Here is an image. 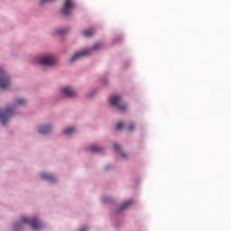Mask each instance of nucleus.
Listing matches in <instances>:
<instances>
[{
    "instance_id": "16",
    "label": "nucleus",
    "mask_w": 231,
    "mask_h": 231,
    "mask_svg": "<svg viewBox=\"0 0 231 231\" xmlns=\"http://www.w3.org/2000/svg\"><path fill=\"white\" fill-rule=\"evenodd\" d=\"M103 42H96L92 50H99V48H103Z\"/></svg>"
},
{
    "instance_id": "23",
    "label": "nucleus",
    "mask_w": 231,
    "mask_h": 231,
    "mask_svg": "<svg viewBox=\"0 0 231 231\" xmlns=\"http://www.w3.org/2000/svg\"><path fill=\"white\" fill-rule=\"evenodd\" d=\"M104 201L105 202H109V200L107 199H105Z\"/></svg>"
},
{
    "instance_id": "9",
    "label": "nucleus",
    "mask_w": 231,
    "mask_h": 231,
    "mask_svg": "<svg viewBox=\"0 0 231 231\" xmlns=\"http://www.w3.org/2000/svg\"><path fill=\"white\" fill-rule=\"evenodd\" d=\"M114 148L116 150V152H119L121 157H123V159H126L127 158V153H124V152H122V148L120 146V144H114Z\"/></svg>"
},
{
    "instance_id": "14",
    "label": "nucleus",
    "mask_w": 231,
    "mask_h": 231,
    "mask_svg": "<svg viewBox=\"0 0 231 231\" xmlns=\"http://www.w3.org/2000/svg\"><path fill=\"white\" fill-rule=\"evenodd\" d=\"M133 204V200H127L126 202H124V204L120 208V211L126 209L127 208H129V206H132Z\"/></svg>"
},
{
    "instance_id": "6",
    "label": "nucleus",
    "mask_w": 231,
    "mask_h": 231,
    "mask_svg": "<svg viewBox=\"0 0 231 231\" xmlns=\"http://www.w3.org/2000/svg\"><path fill=\"white\" fill-rule=\"evenodd\" d=\"M40 64H43V66H53V64H57V60H55L54 56H43L40 60Z\"/></svg>"
},
{
    "instance_id": "20",
    "label": "nucleus",
    "mask_w": 231,
    "mask_h": 231,
    "mask_svg": "<svg viewBox=\"0 0 231 231\" xmlns=\"http://www.w3.org/2000/svg\"><path fill=\"white\" fill-rule=\"evenodd\" d=\"M66 32V29L64 28H60V30H58V33H64Z\"/></svg>"
},
{
    "instance_id": "12",
    "label": "nucleus",
    "mask_w": 231,
    "mask_h": 231,
    "mask_svg": "<svg viewBox=\"0 0 231 231\" xmlns=\"http://www.w3.org/2000/svg\"><path fill=\"white\" fill-rule=\"evenodd\" d=\"M42 179H46L47 180H55V177L50 173H42Z\"/></svg>"
},
{
    "instance_id": "21",
    "label": "nucleus",
    "mask_w": 231,
    "mask_h": 231,
    "mask_svg": "<svg viewBox=\"0 0 231 231\" xmlns=\"http://www.w3.org/2000/svg\"><path fill=\"white\" fill-rule=\"evenodd\" d=\"M88 227H82L81 229H79V231H88Z\"/></svg>"
},
{
    "instance_id": "5",
    "label": "nucleus",
    "mask_w": 231,
    "mask_h": 231,
    "mask_svg": "<svg viewBox=\"0 0 231 231\" xmlns=\"http://www.w3.org/2000/svg\"><path fill=\"white\" fill-rule=\"evenodd\" d=\"M75 6L76 5L73 0H65L64 5L61 9V13L63 14V15H69Z\"/></svg>"
},
{
    "instance_id": "11",
    "label": "nucleus",
    "mask_w": 231,
    "mask_h": 231,
    "mask_svg": "<svg viewBox=\"0 0 231 231\" xmlns=\"http://www.w3.org/2000/svg\"><path fill=\"white\" fill-rule=\"evenodd\" d=\"M51 126H40L39 132L40 134H49L51 132Z\"/></svg>"
},
{
    "instance_id": "10",
    "label": "nucleus",
    "mask_w": 231,
    "mask_h": 231,
    "mask_svg": "<svg viewBox=\"0 0 231 231\" xmlns=\"http://www.w3.org/2000/svg\"><path fill=\"white\" fill-rule=\"evenodd\" d=\"M94 33H96V30H94L93 28H90L88 30H84L83 34L86 37H92V35H94Z\"/></svg>"
},
{
    "instance_id": "22",
    "label": "nucleus",
    "mask_w": 231,
    "mask_h": 231,
    "mask_svg": "<svg viewBox=\"0 0 231 231\" xmlns=\"http://www.w3.org/2000/svg\"><path fill=\"white\" fill-rule=\"evenodd\" d=\"M46 1H54V0H41V3H45Z\"/></svg>"
},
{
    "instance_id": "17",
    "label": "nucleus",
    "mask_w": 231,
    "mask_h": 231,
    "mask_svg": "<svg viewBox=\"0 0 231 231\" xmlns=\"http://www.w3.org/2000/svg\"><path fill=\"white\" fill-rule=\"evenodd\" d=\"M26 103H27L26 99H17V101L15 102V106L26 105Z\"/></svg>"
},
{
    "instance_id": "3",
    "label": "nucleus",
    "mask_w": 231,
    "mask_h": 231,
    "mask_svg": "<svg viewBox=\"0 0 231 231\" xmlns=\"http://www.w3.org/2000/svg\"><path fill=\"white\" fill-rule=\"evenodd\" d=\"M11 85V79L9 76H7L6 72L3 70V69H0V88L2 90H6L9 88Z\"/></svg>"
},
{
    "instance_id": "13",
    "label": "nucleus",
    "mask_w": 231,
    "mask_h": 231,
    "mask_svg": "<svg viewBox=\"0 0 231 231\" xmlns=\"http://www.w3.org/2000/svg\"><path fill=\"white\" fill-rule=\"evenodd\" d=\"M90 151L94 152H103V148H101V146H97V144H92V146H90Z\"/></svg>"
},
{
    "instance_id": "18",
    "label": "nucleus",
    "mask_w": 231,
    "mask_h": 231,
    "mask_svg": "<svg viewBox=\"0 0 231 231\" xmlns=\"http://www.w3.org/2000/svg\"><path fill=\"white\" fill-rule=\"evenodd\" d=\"M122 128H124V123H122V122L117 123L116 129L122 130Z\"/></svg>"
},
{
    "instance_id": "8",
    "label": "nucleus",
    "mask_w": 231,
    "mask_h": 231,
    "mask_svg": "<svg viewBox=\"0 0 231 231\" xmlns=\"http://www.w3.org/2000/svg\"><path fill=\"white\" fill-rule=\"evenodd\" d=\"M92 51H81V52H76L72 58H70L71 62L79 59V57H85V55H90Z\"/></svg>"
},
{
    "instance_id": "4",
    "label": "nucleus",
    "mask_w": 231,
    "mask_h": 231,
    "mask_svg": "<svg viewBox=\"0 0 231 231\" xmlns=\"http://www.w3.org/2000/svg\"><path fill=\"white\" fill-rule=\"evenodd\" d=\"M12 116H14V111L9 106L5 110H0V121L2 125H5Z\"/></svg>"
},
{
    "instance_id": "7",
    "label": "nucleus",
    "mask_w": 231,
    "mask_h": 231,
    "mask_svg": "<svg viewBox=\"0 0 231 231\" xmlns=\"http://www.w3.org/2000/svg\"><path fill=\"white\" fill-rule=\"evenodd\" d=\"M62 93L67 97H74L75 96H77V91L71 87H66L65 88H62Z\"/></svg>"
},
{
    "instance_id": "19",
    "label": "nucleus",
    "mask_w": 231,
    "mask_h": 231,
    "mask_svg": "<svg viewBox=\"0 0 231 231\" xmlns=\"http://www.w3.org/2000/svg\"><path fill=\"white\" fill-rule=\"evenodd\" d=\"M134 128H135L134 125H129V131L130 132H133L134 130Z\"/></svg>"
},
{
    "instance_id": "2",
    "label": "nucleus",
    "mask_w": 231,
    "mask_h": 231,
    "mask_svg": "<svg viewBox=\"0 0 231 231\" xmlns=\"http://www.w3.org/2000/svg\"><path fill=\"white\" fill-rule=\"evenodd\" d=\"M109 103L116 108H118V110H121V112L127 110V106L122 105V97L120 96H111Z\"/></svg>"
},
{
    "instance_id": "24",
    "label": "nucleus",
    "mask_w": 231,
    "mask_h": 231,
    "mask_svg": "<svg viewBox=\"0 0 231 231\" xmlns=\"http://www.w3.org/2000/svg\"><path fill=\"white\" fill-rule=\"evenodd\" d=\"M106 170H108V167H107V166L106 167Z\"/></svg>"
},
{
    "instance_id": "1",
    "label": "nucleus",
    "mask_w": 231,
    "mask_h": 231,
    "mask_svg": "<svg viewBox=\"0 0 231 231\" xmlns=\"http://www.w3.org/2000/svg\"><path fill=\"white\" fill-rule=\"evenodd\" d=\"M24 224H29L32 229H41L42 227V224L39 218L34 217L30 220L29 218H22L20 222H17L14 226V231H21L23 229Z\"/></svg>"
},
{
    "instance_id": "15",
    "label": "nucleus",
    "mask_w": 231,
    "mask_h": 231,
    "mask_svg": "<svg viewBox=\"0 0 231 231\" xmlns=\"http://www.w3.org/2000/svg\"><path fill=\"white\" fill-rule=\"evenodd\" d=\"M74 132H76L75 128H69L68 130H64L63 134L66 135H71Z\"/></svg>"
}]
</instances>
